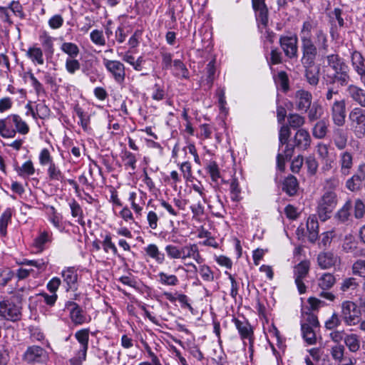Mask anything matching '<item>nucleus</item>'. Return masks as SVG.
<instances>
[{"instance_id": "1", "label": "nucleus", "mask_w": 365, "mask_h": 365, "mask_svg": "<svg viewBox=\"0 0 365 365\" xmlns=\"http://www.w3.org/2000/svg\"><path fill=\"white\" fill-rule=\"evenodd\" d=\"M326 64L322 68V78L327 86L335 84L341 87L348 85L350 81L349 68L346 61L336 53L325 57Z\"/></svg>"}, {"instance_id": "2", "label": "nucleus", "mask_w": 365, "mask_h": 365, "mask_svg": "<svg viewBox=\"0 0 365 365\" xmlns=\"http://www.w3.org/2000/svg\"><path fill=\"white\" fill-rule=\"evenodd\" d=\"M292 144H287L284 149L287 159H291L294 149L299 151L307 150L311 145L312 138L307 129L300 128L294 134L292 139Z\"/></svg>"}, {"instance_id": "3", "label": "nucleus", "mask_w": 365, "mask_h": 365, "mask_svg": "<svg viewBox=\"0 0 365 365\" xmlns=\"http://www.w3.org/2000/svg\"><path fill=\"white\" fill-rule=\"evenodd\" d=\"M338 202L336 192H326L321 196L317 203V214L320 220L326 221L331 217Z\"/></svg>"}, {"instance_id": "4", "label": "nucleus", "mask_w": 365, "mask_h": 365, "mask_svg": "<svg viewBox=\"0 0 365 365\" xmlns=\"http://www.w3.org/2000/svg\"><path fill=\"white\" fill-rule=\"evenodd\" d=\"M89 329H82L75 333V338L80 344V349L76 355L70 359L71 365H81L86 359L88 348Z\"/></svg>"}, {"instance_id": "5", "label": "nucleus", "mask_w": 365, "mask_h": 365, "mask_svg": "<svg viewBox=\"0 0 365 365\" xmlns=\"http://www.w3.org/2000/svg\"><path fill=\"white\" fill-rule=\"evenodd\" d=\"M349 121L356 137L360 138L365 135V109L354 108L349 113Z\"/></svg>"}, {"instance_id": "6", "label": "nucleus", "mask_w": 365, "mask_h": 365, "mask_svg": "<svg viewBox=\"0 0 365 365\" xmlns=\"http://www.w3.org/2000/svg\"><path fill=\"white\" fill-rule=\"evenodd\" d=\"M361 312L357 305L351 301H344L341 304V317L348 326H353L359 322Z\"/></svg>"}, {"instance_id": "7", "label": "nucleus", "mask_w": 365, "mask_h": 365, "mask_svg": "<svg viewBox=\"0 0 365 365\" xmlns=\"http://www.w3.org/2000/svg\"><path fill=\"white\" fill-rule=\"evenodd\" d=\"M346 102L344 98L334 99L330 105L331 120L336 126L342 127L346 122Z\"/></svg>"}, {"instance_id": "8", "label": "nucleus", "mask_w": 365, "mask_h": 365, "mask_svg": "<svg viewBox=\"0 0 365 365\" xmlns=\"http://www.w3.org/2000/svg\"><path fill=\"white\" fill-rule=\"evenodd\" d=\"M0 317L11 322L19 321L21 317V307L11 299L0 301Z\"/></svg>"}, {"instance_id": "9", "label": "nucleus", "mask_w": 365, "mask_h": 365, "mask_svg": "<svg viewBox=\"0 0 365 365\" xmlns=\"http://www.w3.org/2000/svg\"><path fill=\"white\" fill-rule=\"evenodd\" d=\"M103 65L108 72L112 76L115 81L119 84L123 83L125 78V68L123 63L116 60L103 58Z\"/></svg>"}, {"instance_id": "10", "label": "nucleus", "mask_w": 365, "mask_h": 365, "mask_svg": "<svg viewBox=\"0 0 365 365\" xmlns=\"http://www.w3.org/2000/svg\"><path fill=\"white\" fill-rule=\"evenodd\" d=\"M232 322L238 331L243 344L246 345V340H248L250 349H252L254 344L255 336L252 325L247 320H240L237 318H233Z\"/></svg>"}, {"instance_id": "11", "label": "nucleus", "mask_w": 365, "mask_h": 365, "mask_svg": "<svg viewBox=\"0 0 365 365\" xmlns=\"http://www.w3.org/2000/svg\"><path fill=\"white\" fill-rule=\"evenodd\" d=\"M48 359V352L41 346L32 345L27 347L23 359L27 363H44Z\"/></svg>"}, {"instance_id": "12", "label": "nucleus", "mask_w": 365, "mask_h": 365, "mask_svg": "<svg viewBox=\"0 0 365 365\" xmlns=\"http://www.w3.org/2000/svg\"><path fill=\"white\" fill-rule=\"evenodd\" d=\"M65 309L68 310L71 320L75 325H81L91 320V318L87 319L82 308L75 302L67 301Z\"/></svg>"}, {"instance_id": "13", "label": "nucleus", "mask_w": 365, "mask_h": 365, "mask_svg": "<svg viewBox=\"0 0 365 365\" xmlns=\"http://www.w3.org/2000/svg\"><path fill=\"white\" fill-rule=\"evenodd\" d=\"M302 41L303 51L302 63L303 65L312 66L317 53V48L310 38H302Z\"/></svg>"}, {"instance_id": "14", "label": "nucleus", "mask_w": 365, "mask_h": 365, "mask_svg": "<svg viewBox=\"0 0 365 365\" xmlns=\"http://www.w3.org/2000/svg\"><path fill=\"white\" fill-rule=\"evenodd\" d=\"M294 100L296 109L301 113H307L310 108L312 96L310 92L300 89L296 91Z\"/></svg>"}, {"instance_id": "15", "label": "nucleus", "mask_w": 365, "mask_h": 365, "mask_svg": "<svg viewBox=\"0 0 365 365\" xmlns=\"http://www.w3.org/2000/svg\"><path fill=\"white\" fill-rule=\"evenodd\" d=\"M279 43L284 54L289 58L297 56V38L295 36H282Z\"/></svg>"}, {"instance_id": "16", "label": "nucleus", "mask_w": 365, "mask_h": 365, "mask_svg": "<svg viewBox=\"0 0 365 365\" xmlns=\"http://www.w3.org/2000/svg\"><path fill=\"white\" fill-rule=\"evenodd\" d=\"M63 282L66 284V291L78 289V274L74 267H67L61 272Z\"/></svg>"}, {"instance_id": "17", "label": "nucleus", "mask_w": 365, "mask_h": 365, "mask_svg": "<svg viewBox=\"0 0 365 365\" xmlns=\"http://www.w3.org/2000/svg\"><path fill=\"white\" fill-rule=\"evenodd\" d=\"M181 259L192 258L197 263L201 264L204 259L201 256L197 244H188L180 247Z\"/></svg>"}, {"instance_id": "18", "label": "nucleus", "mask_w": 365, "mask_h": 365, "mask_svg": "<svg viewBox=\"0 0 365 365\" xmlns=\"http://www.w3.org/2000/svg\"><path fill=\"white\" fill-rule=\"evenodd\" d=\"M346 91L351 99L359 106V108H365V89L354 84L348 86Z\"/></svg>"}, {"instance_id": "19", "label": "nucleus", "mask_w": 365, "mask_h": 365, "mask_svg": "<svg viewBox=\"0 0 365 365\" xmlns=\"http://www.w3.org/2000/svg\"><path fill=\"white\" fill-rule=\"evenodd\" d=\"M14 14L16 16L22 18L24 13L22 11V6L18 1H12L8 8H0V16L2 17L4 21L11 23L10 19L11 14Z\"/></svg>"}, {"instance_id": "20", "label": "nucleus", "mask_w": 365, "mask_h": 365, "mask_svg": "<svg viewBox=\"0 0 365 365\" xmlns=\"http://www.w3.org/2000/svg\"><path fill=\"white\" fill-rule=\"evenodd\" d=\"M256 19L259 23L268 22V9L264 0H252Z\"/></svg>"}, {"instance_id": "21", "label": "nucleus", "mask_w": 365, "mask_h": 365, "mask_svg": "<svg viewBox=\"0 0 365 365\" xmlns=\"http://www.w3.org/2000/svg\"><path fill=\"white\" fill-rule=\"evenodd\" d=\"M339 261L338 256L331 252H324L318 255L317 262L324 269H329L336 264Z\"/></svg>"}, {"instance_id": "22", "label": "nucleus", "mask_w": 365, "mask_h": 365, "mask_svg": "<svg viewBox=\"0 0 365 365\" xmlns=\"http://www.w3.org/2000/svg\"><path fill=\"white\" fill-rule=\"evenodd\" d=\"M339 164L341 175L344 177L349 175L354 164L352 154L348 151L342 152L339 155Z\"/></svg>"}, {"instance_id": "23", "label": "nucleus", "mask_w": 365, "mask_h": 365, "mask_svg": "<svg viewBox=\"0 0 365 365\" xmlns=\"http://www.w3.org/2000/svg\"><path fill=\"white\" fill-rule=\"evenodd\" d=\"M12 114L5 118L0 119V135L4 138H12L15 137Z\"/></svg>"}, {"instance_id": "24", "label": "nucleus", "mask_w": 365, "mask_h": 365, "mask_svg": "<svg viewBox=\"0 0 365 365\" xmlns=\"http://www.w3.org/2000/svg\"><path fill=\"white\" fill-rule=\"evenodd\" d=\"M329 126V121L327 118H322L318 120L312 129L313 136L319 140L326 137Z\"/></svg>"}, {"instance_id": "25", "label": "nucleus", "mask_w": 365, "mask_h": 365, "mask_svg": "<svg viewBox=\"0 0 365 365\" xmlns=\"http://www.w3.org/2000/svg\"><path fill=\"white\" fill-rule=\"evenodd\" d=\"M307 229L308 232V240L310 242L314 243L319 237V223L315 216H310L307 221Z\"/></svg>"}, {"instance_id": "26", "label": "nucleus", "mask_w": 365, "mask_h": 365, "mask_svg": "<svg viewBox=\"0 0 365 365\" xmlns=\"http://www.w3.org/2000/svg\"><path fill=\"white\" fill-rule=\"evenodd\" d=\"M299 189V183L296 177L288 175L283 181L282 190L289 196H294Z\"/></svg>"}, {"instance_id": "27", "label": "nucleus", "mask_w": 365, "mask_h": 365, "mask_svg": "<svg viewBox=\"0 0 365 365\" xmlns=\"http://www.w3.org/2000/svg\"><path fill=\"white\" fill-rule=\"evenodd\" d=\"M353 208L352 202L350 200H347L344 205L337 211L335 218L341 223H346L351 220V210Z\"/></svg>"}, {"instance_id": "28", "label": "nucleus", "mask_w": 365, "mask_h": 365, "mask_svg": "<svg viewBox=\"0 0 365 365\" xmlns=\"http://www.w3.org/2000/svg\"><path fill=\"white\" fill-rule=\"evenodd\" d=\"M333 140L338 150H342L346 148L348 142V134L341 128H336L334 130Z\"/></svg>"}, {"instance_id": "29", "label": "nucleus", "mask_w": 365, "mask_h": 365, "mask_svg": "<svg viewBox=\"0 0 365 365\" xmlns=\"http://www.w3.org/2000/svg\"><path fill=\"white\" fill-rule=\"evenodd\" d=\"M146 255L153 259L158 264H163L165 260V256L163 252L160 251L155 244H149L144 248Z\"/></svg>"}, {"instance_id": "30", "label": "nucleus", "mask_w": 365, "mask_h": 365, "mask_svg": "<svg viewBox=\"0 0 365 365\" xmlns=\"http://www.w3.org/2000/svg\"><path fill=\"white\" fill-rule=\"evenodd\" d=\"M351 63L359 76L365 73V59L360 52L355 51L351 53Z\"/></svg>"}, {"instance_id": "31", "label": "nucleus", "mask_w": 365, "mask_h": 365, "mask_svg": "<svg viewBox=\"0 0 365 365\" xmlns=\"http://www.w3.org/2000/svg\"><path fill=\"white\" fill-rule=\"evenodd\" d=\"M305 67L304 76L307 83L311 86H317L319 81V70L312 66L304 65Z\"/></svg>"}, {"instance_id": "32", "label": "nucleus", "mask_w": 365, "mask_h": 365, "mask_svg": "<svg viewBox=\"0 0 365 365\" xmlns=\"http://www.w3.org/2000/svg\"><path fill=\"white\" fill-rule=\"evenodd\" d=\"M26 56L34 63L38 65L44 63L43 51L39 47L34 46L29 47L26 51Z\"/></svg>"}, {"instance_id": "33", "label": "nucleus", "mask_w": 365, "mask_h": 365, "mask_svg": "<svg viewBox=\"0 0 365 365\" xmlns=\"http://www.w3.org/2000/svg\"><path fill=\"white\" fill-rule=\"evenodd\" d=\"M52 241V233L43 231L36 237L34 242V246L38 252H42L45 249V245Z\"/></svg>"}, {"instance_id": "34", "label": "nucleus", "mask_w": 365, "mask_h": 365, "mask_svg": "<svg viewBox=\"0 0 365 365\" xmlns=\"http://www.w3.org/2000/svg\"><path fill=\"white\" fill-rule=\"evenodd\" d=\"M12 120L15 135L19 133L21 135H26L29 132L28 124L17 114H12Z\"/></svg>"}, {"instance_id": "35", "label": "nucleus", "mask_w": 365, "mask_h": 365, "mask_svg": "<svg viewBox=\"0 0 365 365\" xmlns=\"http://www.w3.org/2000/svg\"><path fill=\"white\" fill-rule=\"evenodd\" d=\"M359 287V281L358 279L350 277L342 280L339 289L342 292H348L356 290Z\"/></svg>"}, {"instance_id": "36", "label": "nucleus", "mask_w": 365, "mask_h": 365, "mask_svg": "<svg viewBox=\"0 0 365 365\" xmlns=\"http://www.w3.org/2000/svg\"><path fill=\"white\" fill-rule=\"evenodd\" d=\"M13 212L12 209L7 208L0 217V234L1 236H6L7 234V226L11 222Z\"/></svg>"}, {"instance_id": "37", "label": "nucleus", "mask_w": 365, "mask_h": 365, "mask_svg": "<svg viewBox=\"0 0 365 365\" xmlns=\"http://www.w3.org/2000/svg\"><path fill=\"white\" fill-rule=\"evenodd\" d=\"M335 283L336 278L331 273H324L318 279V285L322 290L330 289Z\"/></svg>"}, {"instance_id": "38", "label": "nucleus", "mask_w": 365, "mask_h": 365, "mask_svg": "<svg viewBox=\"0 0 365 365\" xmlns=\"http://www.w3.org/2000/svg\"><path fill=\"white\" fill-rule=\"evenodd\" d=\"M274 83L279 86L283 92L286 93L289 89V81L287 73L285 71H279L274 76Z\"/></svg>"}, {"instance_id": "39", "label": "nucleus", "mask_w": 365, "mask_h": 365, "mask_svg": "<svg viewBox=\"0 0 365 365\" xmlns=\"http://www.w3.org/2000/svg\"><path fill=\"white\" fill-rule=\"evenodd\" d=\"M288 126L293 129H300L305 123V118L298 113H290L287 116Z\"/></svg>"}, {"instance_id": "40", "label": "nucleus", "mask_w": 365, "mask_h": 365, "mask_svg": "<svg viewBox=\"0 0 365 365\" xmlns=\"http://www.w3.org/2000/svg\"><path fill=\"white\" fill-rule=\"evenodd\" d=\"M47 173L51 180H57L61 181V182H66V178L63 174L54 163L49 165Z\"/></svg>"}, {"instance_id": "41", "label": "nucleus", "mask_w": 365, "mask_h": 365, "mask_svg": "<svg viewBox=\"0 0 365 365\" xmlns=\"http://www.w3.org/2000/svg\"><path fill=\"white\" fill-rule=\"evenodd\" d=\"M39 38L45 53L50 56L53 55L54 52L53 38L48 36L46 31H43L41 34Z\"/></svg>"}, {"instance_id": "42", "label": "nucleus", "mask_w": 365, "mask_h": 365, "mask_svg": "<svg viewBox=\"0 0 365 365\" xmlns=\"http://www.w3.org/2000/svg\"><path fill=\"white\" fill-rule=\"evenodd\" d=\"M302 332L304 339L309 344H314L316 343L317 338L314 331L309 324H302Z\"/></svg>"}, {"instance_id": "43", "label": "nucleus", "mask_w": 365, "mask_h": 365, "mask_svg": "<svg viewBox=\"0 0 365 365\" xmlns=\"http://www.w3.org/2000/svg\"><path fill=\"white\" fill-rule=\"evenodd\" d=\"M74 111L80 119L79 123L82 128L83 130L86 131L90 123V115L85 113L83 108L78 106H75Z\"/></svg>"}, {"instance_id": "44", "label": "nucleus", "mask_w": 365, "mask_h": 365, "mask_svg": "<svg viewBox=\"0 0 365 365\" xmlns=\"http://www.w3.org/2000/svg\"><path fill=\"white\" fill-rule=\"evenodd\" d=\"M309 269V263L306 261L301 262L294 267V279H304L308 274Z\"/></svg>"}, {"instance_id": "45", "label": "nucleus", "mask_w": 365, "mask_h": 365, "mask_svg": "<svg viewBox=\"0 0 365 365\" xmlns=\"http://www.w3.org/2000/svg\"><path fill=\"white\" fill-rule=\"evenodd\" d=\"M101 245L106 253H108L109 251H111L114 255H118V249L115 245L113 242L110 233H108L104 236L103 240L101 242Z\"/></svg>"}, {"instance_id": "46", "label": "nucleus", "mask_w": 365, "mask_h": 365, "mask_svg": "<svg viewBox=\"0 0 365 365\" xmlns=\"http://www.w3.org/2000/svg\"><path fill=\"white\" fill-rule=\"evenodd\" d=\"M121 154V158L125 162V166L130 167L133 170H135L137 162L135 155L127 150H123Z\"/></svg>"}, {"instance_id": "47", "label": "nucleus", "mask_w": 365, "mask_h": 365, "mask_svg": "<svg viewBox=\"0 0 365 365\" xmlns=\"http://www.w3.org/2000/svg\"><path fill=\"white\" fill-rule=\"evenodd\" d=\"M343 319L337 312H334L332 315L325 322L324 326L327 329L333 330L341 324Z\"/></svg>"}, {"instance_id": "48", "label": "nucleus", "mask_w": 365, "mask_h": 365, "mask_svg": "<svg viewBox=\"0 0 365 365\" xmlns=\"http://www.w3.org/2000/svg\"><path fill=\"white\" fill-rule=\"evenodd\" d=\"M160 283L164 285L175 286L178 284V279L175 274H168L165 272H160L158 274Z\"/></svg>"}, {"instance_id": "49", "label": "nucleus", "mask_w": 365, "mask_h": 365, "mask_svg": "<svg viewBox=\"0 0 365 365\" xmlns=\"http://www.w3.org/2000/svg\"><path fill=\"white\" fill-rule=\"evenodd\" d=\"M206 170L210 174L213 182H217L221 178L218 165L215 161H210L206 166Z\"/></svg>"}, {"instance_id": "50", "label": "nucleus", "mask_w": 365, "mask_h": 365, "mask_svg": "<svg viewBox=\"0 0 365 365\" xmlns=\"http://www.w3.org/2000/svg\"><path fill=\"white\" fill-rule=\"evenodd\" d=\"M61 49L70 56L69 58H76L79 53V48L77 45L71 42L63 43Z\"/></svg>"}, {"instance_id": "51", "label": "nucleus", "mask_w": 365, "mask_h": 365, "mask_svg": "<svg viewBox=\"0 0 365 365\" xmlns=\"http://www.w3.org/2000/svg\"><path fill=\"white\" fill-rule=\"evenodd\" d=\"M14 277V272L9 267L0 269V286L5 287Z\"/></svg>"}, {"instance_id": "52", "label": "nucleus", "mask_w": 365, "mask_h": 365, "mask_svg": "<svg viewBox=\"0 0 365 365\" xmlns=\"http://www.w3.org/2000/svg\"><path fill=\"white\" fill-rule=\"evenodd\" d=\"M344 342L349 349L355 352L359 349V340L356 334L347 335L344 339Z\"/></svg>"}, {"instance_id": "53", "label": "nucleus", "mask_w": 365, "mask_h": 365, "mask_svg": "<svg viewBox=\"0 0 365 365\" xmlns=\"http://www.w3.org/2000/svg\"><path fill=\"white\" fill-rule=\"evenodd\" d=\"M231 200L232 201L238 202L240 200L241 189L239 185L237 179L233 178L230 182V186Z\"/></svg>"}, {"instance_id": "54", "label": "nucleus", "mask_w": 365, "mask_h": 365, "mask_svg": "<svg viewBox=\"0 0 365 365\" xmlns=\"http://www.w3.org/2000/svg\"><path fill=\"white\" fill-rule=\"evenodd\" d=\"M17 172L19 175L21 177H24L25 175H33L35 173V168L34 167L32 161L28 160L25 162L21 168H19L17 169Z\"/></svg>"}, {"instance_id": "55", "label": "nucleus", "mask_w": 365, "mask_h": 365, "mask_svg": "<svg viewBox=\"0 0 365 365\" xmlns=\"http://www.w3.org/2000/svg\"><path fill=\"white\" fill-rule=\"evenodd\" d=\"M305 165L307 168L309 175H314L317 173L319 164L317 159L314 156L309 155L306 158Z\"/></svg>"}, {"instance_id": "56", "label": "nucleus", "mask_w": 365, "mask_h": 365, "mask_svg": "<svg viewBox=\"0 0 365 365\" xmlns=\"http://www.w3.org/2000/svg\"><path fill=\"white\" fill-rule=\"evenodd\" d=\"M165 251L167 254V256L170 259H181L180 247H178L173 245H167L165 247Z\"/></svg>"}, {"instance_id": "57", "label": "nucleus", "mask_w": 365, "mask_h": 365, "mask_svg": "<svg viewBox=\"0 0 365 365\" xmlns=\"http://www.w3.org/2000/svg\"><path fill=\"white\" fill-rule=\"evenodd\" d=\"M352 273L361 277L365 278V260L358 259L352 265Z\"/></svg>"}, {"instance_id": "58", "label": "nucleus", "mask_w": 365, "mask_h": 365, "mask_svg": "<svg viewBox=\"0 0 365 365\" xmlns=\"http://www.w3.org/2000/svg\"><path fill=\"white\" fill-rule=\"evenodd\" d=\"M291 131L290 128L287 125H283L279 130V145H287L288 143V139L290 137Z\"/></svg>"}, {"instance_id": "59", "label": "nucleus", "mask_w": 365, "mask_h": 365, "mask_svg": "<svg viewBox=\"0 0 365 365\" xmlns=\"http://www.w3.org/2000/svg\"><path fill=\"white\" fill-rule=\"evenodd\" d=\"M354 215L356 219H361L365 215V205L361 199H356L354 205Z\"/></svg>"}, {"instance_id": "60", "label": "nucleus", "mask_w": 365, "mask_h": 365, "mask_svg": "<svg viewBox=\"0 0 365 365\" xmlns=\"http://www.w3.org/2000/svg\"><path fill=\"white\" fill-rule=\"evenodd\" d=\"M199 272L203 280L212 282L214 280V274L209 266L203 264L199 267Z\"/></svg>"}, {"instance_id": "61", "label": "nucleus", "mask_w": 365, "mask_h": 365, "mask_svg": "<svg viewBox=\"0 0 365 365\" xmlns=\"http://www.w3.org/2000/svg\"><path fill=\"white\" fill-rule=\"evenodd\" d=\"M345 348L341 344H336L332 346L331 350V354L334 360L340 361L344 357Z\"/></svg>"}, {"instance_id": "62", "label": "nucleus", "mask_w": 365, "mask_h": 365, "mask_svg": "<svg viewBox=\"0 0 365 365\" xmlns=\"http://www.w3.org/2000/svg\"><path fill=\"white\" fill-rule=\"evenodd\" d=\"M362 181L359 180L356 177L352 176L346 182V187L350 191L354 192L360 190Z\"/></svg>"}, {"instance_id": "63", "label": "nucleus", "mask_w": 365, "mask_h": 365, "mask_svg": "<svg viewBox=\"0 0 365 365\" xmlns=\"http://www.w3.org/2000/svg\"><path fill=\"white\" fill-rule=\"evenodd\" d=\"M91 39L93 43L99 46H104L106 44V40L104 38L103 31L99 30H93L91 33Z\"/></svg>"}, {"instance_id": "64", "label": "nucleus", "mask_w": 365, "mask_h": 365, "mask_svg": "<svg viewBox=\"0 0 365 365\" xmlns=\"http://www.w3.org/2000/svg\"><path fill=\"white\" fill-rule=\"evenodd\" d=\"M80 68L81 64L78 60L74 59V58L66 59V69L69 73L73 74L76 71L79 70Z\"/></svg>"}]
</instances>
